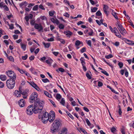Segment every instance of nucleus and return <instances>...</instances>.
Wrapping results in <instances>:
<instances>
[{"label":"nucleus","mask_w":134,"mask_h":134,"mask_svg":"<svg viewBox=\"0 0 134 134\" xmlns=\"http://www.w3.org/2000/svg\"><path fill=\"white\" fill-rule=\"evenodd\" d=\"M37 93L33 92L30 95L29 98L30 102H35L34 112L35 114L41 113L43 108V103L40 102L39 99H37Z\"/></svg>","instance_id":"f257e3e1"},{"label":"nucleus","mask_w":134,"mask_h":134,"mask_svg":"<svg viewBox=\"0 0 134 134\" xmlns=\"http://www.w3.org/2000/svg\"><path fill=\"white\" fill-rule=\"evenodd\" d=\"M60 122L59 120H55L52 124L50 128V131L54 133L57 131L60 126Z\"/></svg>","instance_id":"f03ea898"},{"label":"nucleus","mask_w":134,"mask_h":134,"mask_svg":"<svg viewBox=\"0 0 134 134\" xmlns=\"http://www.w3.org/2000/svg\"><path fill=\"white\" fill-rule=\"evenodd\" d=\"M16 79H9L6 81V84L7 87L10 89H13L15 85V80Z\"/></svg>","instance_id":"7ed1b4c3"},{"label":"nucleus","mask_w":134,"mask_h":134,"mask_svg":"<svg viewBox=\"0 0 134 134\" xmlns=\"http://www.w3.org/2000/svg\"><path fill=\"white\" fill-rule=\"evenodd\" d=\"M6 74L9 77H10V79H16V74L12 70H8L6 72Z\"/></svg>","instance_id":"20e7f679"},{"label":"nucleus","mask_w":134,"mask_h":134,"mask_svg":"<svg viewBox=\"0 0 134 134\" xmlns=\"http://www.w3.org/2000/svg\"><path fill=\"white\" fill-rule=\"evenodd\" d=\"M48 118V120L50 122H52L55 119V114L53 111H51L50 112Z\"/></svg>","instance_id":"39448f33"},{"label":"nucleus","mask_w":134,"mask_h":134,"mask_svg":"<svg viewBox=\"0 0 134 134\" xmlns=\"http://www.w3.org/2000/svg\"><path fill=\"white\" fill-rule=\"evenodd\" d=\"M49 115L48 113L47 112H45L44 113L42 119V122L43 123L45 124L47 122L48 119Z\"/></svg>","instance_id":"423d86ee"},{"label":"nucleus","mask_w":134,"mask_h":134,"mask_svg":"<svg viewBox=\"0 0 134 134\" xmlns=\"http://www.w3.org/2000/svg\"><path fill=\"white\" fill-rule=\"evenodd\" d=\"M33 105H31L29 106L26 109V112L28 115H31L34 112L35 109L33 108Z\"/></svg>","instance_id":"0eeeda50"},{"label":"nucleus","mask_w":134,"mask_h":134,"mask_svg":"<svg viewBox=\"0 0 134 134\" xmlns=\"http://www.w3.org/2000/svg\"><path fill=\"white\" fill-rule=\"evenodd\" d=\"M117 27L121 34L123 36H124L125 34L126 33V32L124 28L122 26L121 24L120 25L117 26Z\"/></svg>","instance_id":"6e6552de"},{"label":"nucleus","mask_w":134,"mask_h":134,"mask_svg":"<svg viewBox=\"0 0 134 134\" xmlns=\"http://www.w3.org/2000/svg\"><path fill=\"white\" fill-rule=\"evenodd\" d=\"M34 28L37 30H38L39 31H40L43 30V27L40 24H38L35 23L34 25Z\"/></svg>","instance_id":"1a4fd4ad"},{"label":"nucleus","mask_w":134,"mask_h":134,"mask_svg":"<svg viewBox=\"0 0 134 134\" xmlns=\"http://www.w3.org/2000/svg\"><path fill=\"white\" fill-rule=\"evenodd\" d=\"M30 85L31 86L33 87L35 89H36V90L38 91H40V89L38 86L36 84H35L33 82H31L30 83Z\"/></svg>","instance_id":"9d476101"},{"label":"nucleus","mask_w":134,"mask_h":134,"mask_svg":"<svg viewBox=\"0 0 134 134\" xmlns=\"http://www.w3.org/2000/svg\"><path fill=\"white\" fill-rule=\"evenodd\" d=\"M24 100L23 99L20 100L18 102V104L19 106L21 107H24L25 105Z\"/></svg>","instance_id":"9b49d317"},{"label":"nucleus","mask_w":134,"mask_h":134,"mask_svg":"<svg viewBox=\"0 0 134 134\" xmlns=\"http://www.w3.org/2000/svg\"><path fill=\"white\" fill-rule=\"evenodd\" d=\"M125 41L126 43L129 45L132 46L134 45V42L133 41L126 39L125 40Z\"/></svg>","instance_id":"f8f14e48"},{"label":"nucleus","mask_w":134,"mask_h":134,"mask_svg":"<svg viewBox=\"0 0 134 134\" xmlns=\"http://www.w3.org/2000/svg\"><path fill=\"white\" fill-rule=\"evenodd\" d=\"M33 15L32 14H29V16H25V18L27 22H28L29 19H31Z\"/></svg>","instance_id":"ddd939ff"},{"label":"nucleus","mask_w":134,"mask_h":134,"mask_svg":"<svg viewBox=\"0 0 134 134\" xmlns=\"http://www.w3.org/2000/svg\"><path fill=\"white\" fill-rule=\"evenodd\" d=\"M51 20L53 23L54 24H56L57 25H58L59 23V21L56 19H55L53 18H51Z\"/></svg>","instance_id":"4468645a"},{"label":"nucleus","mask_w":134,"mask_h":134,"mask_svg":"<svg viewBox=\"0 0 134 134\" xmlns=\"http://www.w3.org/2000/svg\"><path fill=\"white\" fill-rule=\"evenodd\" d=\"M64 33L66 34L67 36L70 37V36L72 34V33L70 31H65Z\"/></svg>","instance_id":"2eb2a0df"},{"label":"nucleus","mask_w":134,"mask_h":134,"mask_svg":"<svg viewBox=\"0 0 134 134\" xmlns=\"http://www.w3.org/2000/svg\"><path fill=\"white\" fill-rule=\"evenodd\" d=\"M68 131L66 127H64L62 129L61 133L63 134H66Z\"/></svg>","instance_id":"dca6fc26"},{"label":"nucleus","mask_w":134,"mask_h":134,"mask_svg":"<svg viewBox=\"0 0 134 134\" xmlns=\"http://www.w3.org/2000/svg\"><path fill=\"white\" fill-rule=\"evenodd\" d=\"M20 44L21 48L24 51H25L26 49V45L24 44L21 43H20Z\"/></svg>","instance_id":"f3484780"},{"label":"nucleus","mask_w":134,"mask_h":134,"mask_svg":"<svg viewBox=\"0 0 134 134\" xmlns=\"http://www.w3.org/2000/svg\"><path fill=\"white\" fill-rule=\"evenodd\" d=\"M6 76L4 75H1L0 76V78L3 81L7 79Z\"/></svg>","instance_id":"a211bd4d"},{"label":"nucleus","mask_w":134,"mask_h":134,"mask_svg":"<svg viewBox=\"0 0 134 134\" xmlns=\"http://www.w3.org/2000/svg\"><path fill=\"white\" fill-rule=\"evenodd\" d=\"M14 93L15 95L17 97H20L21 96L19 92L17 90H16L14 91Z\"/></svg>","instance_id":"6ab92c4d"},{"label":"nucleus","mask_w":134,"mask_h":134,"mask_svg":"<svg viewBox=\"0 0 134 134\" xmlns=\"http://www.w3.org/2000/svg\"><path fill=\"white\" fill-rule=\"evenodd\" d=\"M43 44L44 45V47L45 48H48L50 46V43H45L44 42H43Z\"/></svg>","instance_id":"aec40b11"},{"label":"nucleus","mask_w":134,"mask_h":134,"mask_svg":"<svg viewBox=\"0 0 134 134\" xmlns=\"http://www.w3.org/2000/svg\"><path fill=\"white\" fill-rule=\"evenodd\" d=\"M16 69L18 70L20 73L22 74H24L25 71L24 70L22 69L19 68L18 67L16 68Z\"/></svg>","instance_id":"412c9836"},{"label":"nucleus","mask_w":134,"mask_h":134,"mask_svg":"<svg viewBox=\"0 0 134 134\" xmlns=\"http://www.w3.org/2000/svg\"><path fill=\"white\" fill-rule=\"evenodd\" d=\"M53 61V60L50 58H49L48 60H47L46 61V62L48 64H50Z\"/></svg>","instance_id":"4be33fe9"},{"label":"nucleus","mask_w":134,"mask_h":134,"mask_svg":"<svg viewBox=\"0 0 134 134\" xmlns=\"http://www.w3.org/2000/svg\"><path fill=\"white\" fill-rule=\"evenodd\" d=\"M44 94L49 98H51L52 97L51 95L48 93L46 91H44Z\"/></svg>","instance_id":"5701e85b"},{"label":"nucleus","mask_w":134,"mask_h":134,"mask_svg":"<svg viewBox=\"0 0 134 134\" xmlns=\"http://www.w3.org/2000/svg\"><path fill=\"white\" fill-rule=\"evenodd\" d=\"M81 43L82 44V42H81L79 40H77L75 43V45L77 46H79Z\"/></svg>","instance_id":"b1692460"},{"label":"nucleus","mask_w":134,"mask_h":134,"mask_svg":"<svg viewBox=\"0 0 134 134\" xmlns=\"http://www.w3.org/2000/svg\"><path fill=\"white\" fill-rule=\"evenodd\" d=\"M115 35L119 38H120L121 37V35L120 34L118 31H117L116 32H115L114 33Z\"/></svg>","instance_id":"393cba45"},{"label":"nucleus","mask_w":134,"mask_h":134,"mask_svg":"<svg viewBox=\"0 0 134 134\" xmlns=\"http://www.w3.org/2000/svg\"><path fill=\"white\" fill-rule=\"evenodd\" d=\"M65 100L64 98H62V99L60 102V104L63 105V106H65Z\"/></svg>","instance_id":"a878e982"},{"label":"nucleus","mask_w":134,"mask_h":134,"mask_svg":"<svg viewBox=\"0 0 134 134\" xmlns=\"http://www.w3.org/2000/svg\"><path fill=\"white\" fill-rule=\"evenodd\" d=\"M112 10V12H111V14L113 16L115 17V19H118V17L116 15V13L115 12H114L113 10Z\"/></svg>","instance_id":"bb28decb"},{"label":"nucleus","mask_w":134,"mask_h":134,"mask_svg":"<svg viewBox=\"0 0 134 134\" xmlns=\"http://www.w3.org/2000/svg\"><path fill=\"white\" fill-rule=\"evenodd\" d=\"M61 96L58 93L57 94L56 97V99L59 100L61 98Z\"/></svg>","instance_id":"cd10ccee"},{"label":"nucleus","mask_w":134,"mask_h":134,"mask_svg":"<svg viewBox=\"0 0 134 134\" xmlns=\"http://www.w3.org/2000/svg\"><path fill=\"white\" fill-rule=\"evenodd\" d=\"M80 60L81 62V63L82 65L83 64H85L86 63L85 61L84 60L83 58V57H81L80 59Z\"/></svg>","instance_id":"c85d7f7f"},{"label":"nucleus","mask_w":134,"mask_h":134,"mask_svg":"<svg viewBox=\"0 0 134 134\" xmlns=\"http://www.w3.org/2000/svg\"><path fill=\"white\" fill-rule=\"evenodd\" d=\"M86 42L87 43V44L90 47H91V40H89L87 41L86 40Z\"/></svg>","instance_id":"c756f323"},{"label":"nucleus","mask_w":134,"mask_h":134,"mask_svg":"<svg viewBox=\"0 0 134 134\" xmlns=\"http://www.w3.org/2000/svg\"><path fill=\"white\" fill-rule=\"evenodd\" d=\"M105 58L107 59H109L110 58H112L113 57V56L112 54H110L108 55H107L105 56Z\"/></svg>","instance_id":"7c9ffc66"},{"label":"nucleus","mask_w":134,"mask_h":134,"mask_svg":"<svg viewBox=\"0 0 134 134\" xmlns=\"http://www.w3.org/2000/svg\"><path fill=\"white\" fill-rule=\"evenodd\" d=\"M58 27L60 29H63L64 28V26L63 24H59Z\"/></svg>","instance_id":"2f4dec72"},{"label":"nucleus","mask_w":134,"mask_h":134,"mask_svg":"<svg viewBox=\"0 0 134 134\" xmlns=\"http://www.w3.org/2000/svg\"><path fill=\"white\" fill-rule=\"evenodd\" d=\"M54 12H55L54 11H49V15H50V16H52L54 15Z\"/></svg>","instance_id":"473e14b6"},{"label":"nucleus","mask_w":134,"mask_h":134,"mask_svg":"<svg viewBox=\"0 0 134 134\" xmlns=\"http://www.w3.org/2000/svg\"><path fill=\"white\" fill-rule=\"evenodd\" d=\"M101 72L103 73L104 74L106 75L107 76H108L109 75V74L107 72L104 70H103V71H101Z\"/></svg>","instance_id":"72a5a7b5"},{"label":"nucleus","mask_w":134,"mask_h":134,"mask_svg":"<svg viewBox=\"0 0 134 134\" xmlns=\"http://www.w3.org/2000/svg\"><path fill=\"white\" fill-rule=\"evenodd\" d=\"M38 5H36L34 7L32 8V10L34 11L37 10L38 8Z\"/></svg>","instance_id":"f704fd0d"},{"label":"nucleus","mask_w":134,"mask_h":134,"mask_svg":"<svg viewBox=\"0 0 134 134\" xmlns=\"http://www.w3.org/2000/svg\"><path fill=\"white\" fill-rule=\"evenodd\" d=\"M108 7L107 6L105 5H104V7L103 8V11H107L108 9Z\"/></svg>","instance_id":"c9c22d12"},{"label":"nucleus","mask_w":134,"mask_h":134,"mask_svg":"<svg viewBox=\"0 0 134 134\" xmlns=\"http://www.w3.org/2000/svg\"><path fill=\"white\" fill-rule=\"evenodd\" d=\"M112 44L116 46H118L119 45V42H118L116 41L115 43H112Z\"/></svg>","instance_id":"e433bc0d"},{"label":"nucleus","mask_w":134,"mask_h":134,"mask_svg":"<svg viewBox=\"0 0 134 134\" xmlns=\"http://www.w3.org/2000/svg\"><path fill=\"white\" fill-rule=\"evenodd\" d=\"M97 8L94 7L93 9H91V12H95L97 11Z\"/></svg>","instance_id":"4c0bfd02"},{"label":"nucleus","mask_w":134,"mask_h":134,"mask_svg":"<svg viewBox=\"0 0 134 134\" xmlns=\"http://www.w3.org/2000/svg\"><path fill=\"white\" fill-rule=\"evenodd\" d=\"M80 130L81 131L83 132L84 134H87V132L85 131V130L82 128H80Z\"/></svg>","instance_id":"58836bf2"},{"label":"nucleus","mask_w":134,"mask_h":134,"mask_svg":"<svg viewBox=\"0 0 134 134\" xmlns=\"http://www.w3.org/2000/svg\"><path fill=\"white\" fill-rule=\"evenodd\" d=\"M111 132L113 133H114L116 131V129L114 127H113L110 129Z\"/></svg>","instance_id":"ea45409f"},{"label":"nucleus","mask_w":134,"mask_h":134,"mask_svg":"<svg viewBox=\"0 0 134 134\" xmlns=\"http://www.w3.org/2000/svg\"><path fill=\"white\" fill-rule=\"evenodd\" d=\"M86 51V48L85 47H84L82 48L80 50V52L81 53H83Z\"/></svg>","instance_id":"a19ab883"},{"label":"nucleus","mask_w":134,"mask_h":134,"mask_svg":"<svg viewBox=\"0 0 134 134\" xmlns=\"http://www.w3.org/2000/svg\"><path fill=\"white\" fill-rule=\"evenodd\" d=\"M42 81L45 83L47 82H49V80L47 79H42Z\"/></svg>","instance_id":"79ce46f5"},{"label":"nucleus","mask_w":134,"mask_h":134,"mask_svg":"<svg viewBox=\"0 0 134 134\" xmlns=\"http://www.w3.org/2000/svg\"><path fill=\"white\" fill-rule=\"evenodd\" d=\"M86 76L89 79H91V77L89 74L88 73V72L86 73Z\"/></svg>","instance_id":"37998d69"},{"label":"nucleus","mask_w":134,"mask_h":134,"mask_svg":"<svg viewBox=\"0 0 134 134\" xmlns=\"http://www.w3.org/2000/svg\"><path fill=\"white\" fill-rule=\"evenodd\" d=\"M85 120L88 125L89 126H90L91 125V124L89 120L87 119H86Z\"/></svg>","instance_id":"c03bdc74"},{"label":"nucleus","mask_w":134,"mask_h":134,"mask_svg":"<svg viewBox=\"0 0 134 134\" xmlns=\"http://www.w3.org/2000/svg\"><path fill=\"white\" fill-rule=\"evenodd\" d=\"M118 64L120 68H121L123 66V64L122 62L119 63Z\"/></svg>","instance_id":"a18cd8bd"},{"label":"nucleus","mask_w":134,"mask_h":134,"mask_svg":"<svg viewBox=\"0 0 134 134\" xmlns=\"http://www.w3.org/2000/svg\"><path fill=\"white\" fill-rule=\"evenodd\" d=\"M96 15L98 16H100L102 15V13L99 10L96 13Z\"/></svg>","instance_id":"49530a36"},{"label":"nucleus","mask_w":134,"mask_h":134,"mask_svg":"<svg viewBox=\"0 0 134 134\" xmlns=\"http://www.w3.org/2000/svg\"><path fill=\"white\" fill-rule=\"evenodd\" d=\"M49 101L52 103L54 107H57L56 105L55 104L54 102L53 101L50 99H49Z\"/></svg>","instance_id":"de8ad7c7"},{"label":"nucleus","mask_w":134,"mask_h":134,"mask_svg":"<svg viewBox=\"0 0 134 134\" xmlns=\"http://www.w3.org/2000/svg\"><path fill=\"white\" fill-rule=\"evenodd\" d=\"M119 108L118 111L119 114L120 115H121L122 114V112L121 111V108L120 106L119 105Z\"/></svg>","instance_id":"09e8293b"},{"label":"nucleus","mask_w":134,"mask_h":134,"mask_svg":"<svg viewBox=\"0 0 134 134\" xmlns=\"http://www.w3.org/2000/svg\"><path fill=\"white\" fill-rule=\"evenodd\" d=\"M4 10L6 11H8L9 10V9L8 7L6 5H4L3 6Z\"/></svg>","instance_id":"8fccbe9b"},{"label":"nucleus","mask_w":134,"mask_h":134,"mask_svg":"<svg viewBox=\"0 0 134 134\" xmlns=\"http://www.w3.org/2000/svg\"><path fill=\"white\" fill-rule=\"evenodd\" d=\"M58 70L59 71L62 72H64V69L62 68H60L58 69Z\"/></svg>","instance_id":"3c124183"},{"label":"nucleus","mask_w":134,"mask_h":134,"mask_svg":"<svg viewBox=\"0 0 134 134\" xmlns=\"http://www.w3.org/2000/svg\"><path fill=\"white\" fill-rule=\"evenodd\" d=\"M90 32L88 33V34L90 36H91L92 35V34L93 33V30L91 29H90Z\"/></svg>","instance_id":"603ef678"},{"label":"nucleus","mask_w":134,"mask_h":134,"mask_svg":"<svg viewBox=\"0 0 134 134\" xmlns=\"http://www.w3.org/2000/svg\"><path fill=\"white\" fill-rule=\"evenodd\" d=\"M8 25L9 27V29H12L14 28L13 25V24H11L10 25L9 24Z\"/></svg>","instance_id":"864d4df0"},{"label":"nucleus","mask_w":134,"mask_h":134,"mask_svg":"<svg viewBox=\"0 0 134 134\" xmlns=\"http://www.w3.org/2000/svg\"><path fill=\"white\" fill-rule=\"evenodd\" d=\"M4 83L0 81V88H3L4 86Z\"/></svg>","instance_id":"5fc2aeb1"},{"label":"nucleus","mask_w":134,"mask_h":134,"mask_svg":"<svg viewBox=\"0 0 134 134\" xmlns=\"http://www.w3.org/2000/svg\"><path fill=\"white\" fill-rule=\"evenodd\" d=\"M54 39L53 37H51L50 38L47 39V41H54Z\"/></svg>","instance_id":"6e6d98bb"},{"label":"nucleus","mask_w":134,"mask_h":134,"mask_svg":"<svg viewBox=\"0 0 134 134\" xmlns=\"http://www.w3.org/2000/svg\"><path fill=\"white\" fill-rule=\"evenodd\" d=\"M64 16H65V17H66L67 18H69V14L68 13H65L64 14Z\"/></svg>","instance_id":"4d7b16f0"},{"label":"nucleus","mask_w":134,"mask_h":134,"mask_svg":"<svg viewBox=\"0 0 134 134\" xmlns=\"http://www.w3.org/2000/svg\"><path fill=\"white\" fill-rule=\"evenodd\" d=\"M52 53L56 56H57L58 55L59 53V52H53Z\"/></svg>","instance_id":"13d9d810"},{"label":"nucleus","mask_w":134,"mask_h":134,"mask_svg":"<svg viewBox=\"0 0 134 134\" xmlns=\"http://www.w3.org/2000/svg\"><path fill=\"white\" fill-rule=\"evenodd\" d=\"M35 21L33 20H31L30 22V23L32 25H35Z\"/></svg>","instance_id":"bf43d9fd"},{"label":"nucleus","mask_w":134,"mask_h":134,"mask_svg":"<svg viewBox=\"0 0 134 134\" xmlns=\"http://www.w3.org/2000/svg\"><path fill=\"white\" fill-rule=\"evenodd\" d=\"M85 64H83L82 65L83 66V70L85 71L87 70V69L86 67L85 66Z\"/></svg>","instance_id":"052dcab7"},{"label":"nucleus","mask_w":134,"mask_h":134,"mask_svg":"<svg viewBox=\"0 0 134 134\" xmlns=\"http://www.w3.org/2000/svg\"><path fill=\"white\" fill-rule=\"evenodd\" d=\"M27 58V56L26 55L25 56H23L22 57V59L24 60H26Z\"/></svg>","instance_id":"680f3d73"},{"label":"nucleus","mask_w":134,"mask_h":134,"mask_svg":"<svg viewBox=\"0 0 134 134\" xmlns=\"http://www.w3.org/2000/svg\"><path fill=\"white\" fill-rule=\"evenodd\" d=\"M39 8H40L43 10H45V9L44 8L43 6L42 5L40 4L39 6Z\"/></svg>","instance_id":"e2e57ef3"},{"label":"nucleus","mask_w":134,"mask_h":134,"mask_svg":"<svg viewBox=\"0 0 134 134\" xmlns=\"http://www.w3.org/2000/svg\"><path fill=\"white\" fill-rule=\"evenodd\" d=\"M64 2L65 4H67L69 5H70L69 2L67 0H64Z\"/></svg>","instance_id":"0e129e2a"},{"label":"nucleus","mask_w":134,"mask_h":134,"mask_svg":"<svg viewBox=\"0 0 134 134\" xmlns=\"http://www.w3.org/2000/svg\"><path fill=\"white\" fill-rule=\"evenodd\" d=\"M8 58L10 61H13L14 60V58L12 56H10Z\"/></svg>","instance_id":"69168bd1"},{"label":"nucleus","mask_w":134,"mask_h":134,"mask_svg":"<svg viewBox=\"0 0 134 134\" xmlns=\"http://www.w3.org/2000/svg\"><path fill=\"white\" fill-rule=\"evenodd\" d=\"M103 83L102 82H98V86L99 87H101L103 86Z\"/></svg>","instance_id":"338daca9"},{"label":"nucleus","mask_w":134,"mask_h":134,"mask_svg":"<svg viewBox=\"0 0 134 134\" xmlns=\"http://www.w3.org/2000/svg\"><path fill=\"white\" fill-rule=\"evenodd\" d=\"M40 49L39 48H37L35 51L34 53L36 54H37L39 51Z\"/></svg>","instance_id":"774afa93"}]
</instances>
